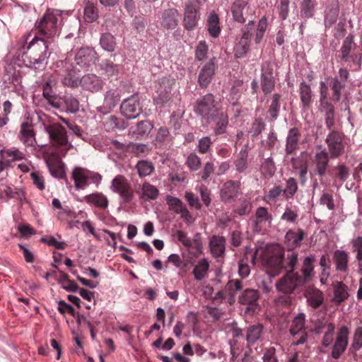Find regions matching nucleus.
<instances>
[{"mask_svg": "<svg viewBox=\"0 0 362 362\" xmlns=\"http://www.w3.org/2000/svg\"><path fill=\"white\" fill-rule=\"evenodd\" d=\"M128 151L134 153L138 157H145L150 152L148 145L144 144H130L127 147Z\"/></svg>", "mask_w": 362, "mask_h": 362, "instance_id": "603ef678", "label": "nucleus"}, {"mask_svg": "<svg viewBox=\"0 0 362 362\" xmlns=\"http://www.w3.org/2000/svg\"><path fill=\"white\" fill-rule=\"evenodd\" d=\"M120 110L122 114L127 119L137 117L142 110L138 95H132L124 99L120 105Z\"/></svg>", "mask_w": 362, "mask_h": 362, "instance_id": "f8f14e48", "label": "nucleus"}, {"mask_svg": "<svg viewBox=\"0 0 362 362\" xmlns=\"http://www.w3.org/2000/svg\"><path fill=\"white\" fill-rule=\"evenodd\" d=\"M121 98V90L118 88L111 89L104 94L103 105L98 107V110L103 114L110 112L119 103Z\"/></svg>", "mask_w": 362, "mask_h": 362, "instance_id": "dca6fc26", "label": "nucleus"}, {"mask_svg": "<svg viewBox=\"0 0 362 362\" xmlns=\"http://www.w3.org/2000/svg\"><path fill=\"white\" fill-rule=\"evenodd\" d=\"M248 3L244 0H235L231 5L230 11L233 19L240 23H244L246 21L245 15L248 9Z\"/></svg>", "mask_w": 362, "mask_h": 362, "instance_id": "393cba45", "label": "nucleus"}, {"mask_svg": "<svg viewBox=\"0 0 362 362\" xmlns=\"http://www.w3.org/2000/svg\"><path fill=\"white\" fill-rule=\"evenodd\" d=\"M216 125L214 127V133L216 135L224 134L228 124V115L223 112H219L216 115Z\"/></svg>", "mask_w": 362, "mask_h": 362, "instance_id": "79ce46f5", "label": "nucleus"}, {"mask_svg": "<svg viewBox=\"0 0 362 362\" xmlns=\"http://www.w3.org/2000/svg\"><path fill=\"white\" fill-rule=\"evenodd\" d=\"M21 140L28 146H33L35 144V134L31 125L28 122H23L21 127Z\"/></svg>", "mask_w": 362, "mask_h": 362, "instance_id": "4c0bfd02", "label": "nucleus"}, {"mask_svg": "<svg viewBox=\"0 0 362 362\" xmlns=\"http://www.w3.org/2000/svg\"><path fill=\"white\" fill-rule=\"evenodd\" d=\"M281 194H283L282 187L280 185L274 186L269 190L267 194L264 196V200L268 204H272L275 202Z\"/></svg>", "mask_w": 362, "mask_h": 362, "instance_id": "69168bd1", "label": "nucleus"}, {"mask_svg": "<svg viewBox=\"0 0 362 362\" xmlns=\"http://www.w3.org/2000/svg\"><path fill=\"white\" fill-rule=\"evenodd\" d=\"M170 136L168 128L162 127L159 128L156 136V145L161 146L170 141Z\"/></svg>", "mask_w": 362, "mask_h": 362, "instance_id": "338daca9", "label": "nucleus"}, {"mask_svg": "<svg viewBox=\"0 0 362 362\" xmlns=\"http://www.w3.org/2000/svg\"><path fill=\"white\" fill-rule=\"evenodd\" d=\"M62 11L48 8L42 18L35 22V28L39 35L51 39L58 35L62 28Z\"/></svg>", "mask_w": 362, "mask_h": 362, "instance_id": "7ed1b4c3", "label": "nucleus"}, {"mask_svg": "<svg viewBox=\"0 0 362 362\" xmlns=\"http://www.w3.org/2000/svg\"><path fill=\"white\" fill-rule=\"evenodd\" d=\"M315 257L310 255L304 258L300 267V278L306 284L310 282L315 276L314 263Z\"/></svg>", "mask_w": 362, "mask_h": 362, "instance_id": "4be33fe9", "label": "nucleus"}, {"mask_svg": "<svg viewBox=\"0 0 362 362\" xmlns=\"http://www.w3.org/2000/svg\"><path fill=\"white\" fill-rule=\"evenodd\" d=\"M100 69L108 78H117L122 70V66L115 64L110 59H105L100 64Z\"/></svg>", "mask_w": 362, "mask_h": 362, "instance_id": "c756f323", "label": "nucleus"}, {"mask_svg": "<svg viewBox=\"0 0 362 362\" xmlns=\"http://www.w3.org/2000/svg\"><path fill=\"white\" fill-rule=\"evenodd\" d=\"M354 252H356V259L358 262V267L362 271V237L358 236L351 241Z\"/></svg>", "mask_w": 362, "mask_h": 362, "instance_id": "6e6d98bb", "label": "nucleus"}, {"mask_svg": "<svg viewBox=\"0 0 362 362\" xmlns=\"http://www.w3.org/2000/svg\"><path fill=\"white\" fill-rule=\"evenodd\" d=\"M243 282L238 279L230 280L225 286V291L229 295V303H233L235 301V296L238 291L243 289Z\"/></svg>", "mask_w": 362, "mask_h": 362, "instance_id": "a19ab883", "label": "nucleus"}, {"mask_svg": "<svg viewBox=\"0 0 362 362\" xmlns=\"http://www.w3.org/2000/svg\"><path fill=\"white\" fill-rule=\"evenodd\" d=\"M315 168L313 171H310L311 176L318 175L320 177H323L325 175L327 168L329 163V156L327 151H322L316 153L315 157Z\"/></svg>", "mask_w": 362, "mask_h": 362, "instance_id": "5701e85b", "label": "nucleus"}, {"mask_svg": "<svg viewBox=\"0 0 362 362\" xmlns=\"http://www.w3.org/2000/svg\"><path fill=\"white\" fill-rule=\"evenodd\" d=\"M283 249L275 245L265 254L264 261L267 272L272 276L278 275L283 269Z\"/></svg>", "mask_w": 362, "mask_h": 362, "instance_id": "39448f33", "label": "nucleus"}, {"mask_svg": "<svg viewBox=\"0 0 362 362\" xmlns=\"http://www.w3.org/2000/svg\"><path fill=\"white\" fill-rule=\"evenodd\" d=\"M28 33L23 35L21 40V49L23 50L22 58L27 66L35 69H42L47 64V59L50 54L48 52L49 44L44 39Z\"/></svg>", "mask_w": 362, "mask_h": 362, "instance_id": "f03ea898", "label": "nucleus"}, {"mask_svg": "<svg viewBox=\"0 0 362 362\" xmlns=\"http://www.w3.org/2000/svg\"><path fill=\"white\" fill-rule=\"evenodd\" d=\"M300 101L304 108L310 107L312 102V90L310 86L305 82L300 84Z\"/></svg>", "mask_w": 362, "mask_h": 362, "instance_id": "37998d69", "label": "nucleus"}, {"mask_svg": "<svg viewBox=\"0 0 362 362\" xmlns=\"http://www.w3.org/2000/svg\"><path fill=\"white\" fill-rule=\"evenodd\" d=\"M339 13V0H327L325 10L324 23L326 28H331L338 19Z\"/></svg>", "mask_w": 362, "mask_h": 362, "instance_id": "f3484780", "label": "nucleus"}, {"mask_svg": "<svg viewBox=\"0 0 362 362\" xmlns=\"http://www.w3.org/2000/svg\"><path fill=\"white\" fill-rule=\"evenodd\" d=\"M348 288L341 281H337L334 285V298L333 301L336 304H340L346 300L349 297Z\"/></svg>", "mask_w": 362, "mask_h": 362, "instance_id": "ea45409f", "label": "nucleus"}, {"mask_svg": "<svg viewBox=\"0 0 362 362\" xmlns=\"http://www.w3.org/2000/svg\"><path fill=\"white\" fill-rule=\"evenodd\" d=\"M180 14L177 9L174 8H168L163 11L161 17V25L165 29L173 30L178 25Z\"/></svg>", "mask_w": 362, "mask_h": 362, "instance_id": "412c9836", "label": "nucleus"}, {"mask_svg": "<svg viewBox=\"0 0 362 362\" xmlns=\"http://www.w3.org/2000/svg\"><path fill=\"white\" fill-rule=\"evenodd\" d=\"M136 193L140 195L141 199L145 201L149 199L155 200L158 198L159 191L153 185L145 182L143 183L141 189L136 190Z\"/></svg>", "mask_w": 362, "mask_h": 362, "instance_id": "72a5a7b5", "label": "nucleus"}, {"mask_svg": "<svg viewBox=\"0 0 362 362\" xmlns=\"http://www.w3.org/2000/svg\"><path fill=\"white\" fill-rule=\"evenodd\" d=\"M293 168L298 171L299 178L301 184L306 182L308 173V161L302 157L293 158L291 160Z\"/></svg>", "mask_w": 362, "mask_h": 362, "instance_id": "f704fd0d", "label": "nucleus"}, {"mask_svg": "<svg viewBox=\"0 0 362 362\" xmlns=\"http://www.w3.org/2000/svg\"><path fill=\"white\" fill-rule=\"evenodd\" d=\"M46 131L48 133L50 140L53 146L59 147H65V155L71 146L68 142L66 131L65 128L58 123H54L46 127Z\"/></svg>", "mask_w": 362, "mask_h": 362, "instance_id": "0eeeda50", "label": "nucleus"}, {"mask_svg": "<svg viewBox=\"0 0 362 362\" xmlns=\"http://www.w3.org/2000/svg\"><path fill=\"white\" fill-rule=\"evenodd\" d=\"M275 73L274 65L270 62H264L261 66L260 85L264 95L271 93L275 88Z\"/></svg>", "mask_w": 362, "mask_h": 362, "instance_id": "1a4fd4ad", "label": "nucleus"}, {"mask_svg": "<svg viewBox=\"0 0 362 362\" xmlns=\"http://www.w3.org/2000/svg\"><path fill=\"white\" fill-rule=\"evenodd\" d=\"M298 253L293 250H289L286 255L283 252V269L286 272H296L295 268L298 262Z\"/></svg>", "mask_w": 362, "mask_h": 362, "instance_id": "c9c22d12", "label": "nucleus"}, {"mask_svg": "<svg viewBox=\"0 0 362 362\" xmlns=\"http://www.w3.org/2000/svg\"><path fill=\"white\" fill-rule=\"evenodd\" d=\"M305 315L299 313L292 321L290 333L293 337V345L304 344L308 339V332L305 327Z\"/></svg>", "mask_w": 362, "mask_h": 362, "instance_id": "6e6552de", "label": "nucleus"}, {"mask_svg": "<svg viewBox=\"0 0 362 362\" xmlns=\"http://www.w3.org/2000/svg\"><path fill=\"white\" fill-rule=\"evenodd\" d=\"M315 0H303L300 5V15L304 18H310L314 15Z\"/></svg>", "mask_w": 362, "mask_h": 362, "instance_id": "3c124183", "label": "nucleus"}, {"mask_svg": "<svg viewBox=\"0 0 362 362\" xmlns=\"http://www.w3.org/2000/svg\"><path fill=\"white\" fill-rule=\"evenodd\" d=\"M54 83L53 81H47L42 86L43 97L47 100L49 104L55 108H59L60 104L57 101V95L52 91V86Z\"/></svg>", "mask_w": 362, "mask_h": 362, "instance_id": "58836bf2", "label": "nucleus"}, {"mask_svg": "<svg viewBox=\"0 0 362 362\" xmlns=\"http://www.w3.org/2000/svg\"><path fill=\"white\" fill-rule=\"evenodd\" d=\"M194 110L204 119L210 122L214 120L220 112V103L213 94L209 93L197 100Z\"/></svg>", "mask_w": 362, "mask_h": 362, "instance_id": "20e7f679", "label": "nucleus"}, {"mask_svg": "<svg viewBox=\"0 0 362 362\" xmlns=\"http://www.w3.org/2000/svg\"><path fill=\"white\" fill-rule=\"evenodd\" d=\"M305 296L308 304L314 309L319 308L324 301L322 292L315 288H308L305 292Z\"/></svg>", "mask_w": 362, "mask_h": 362, "instance_id": "7c9ffc66", "label": "nucleus"}, {"mask_svg": "<svg viewBox=\"0 0 362 362\" xmlns=\"http://www.w3.org/2000/svg\"><path fill=\"white\" fill-rule=\"evenodd\" d=\"M333 94L332 99L334 101H339L341 98V90L346 86V83L339 81L338 77H334L330 83Z\"/></svg>", "mask_w": 362, "mask_h": 362, "instance_id": "13d9d810", "label": "nucleus"}, {"mask_svg": "<svg viewBox=\"0 0 362 362\" xmlns=\"http://www.w3.org/2000/svg\"><path fill=\"white\" fill-rule=\"evenodd\" d=\"M305 284L300 278L299 272H286L276 284L279 291L290 294L298 290Z\"/></svg>", "mask_w": 362, "mask_h": 362, "instance_id": "423d86ee", "label": "nucleus"}, {"mask_svg": "<svg viewBox=\"0 0 362 362\" xmlns=\"http://www.w3.org/2000/svg\"><path fill=\"white\" fill-rule=\"evenodd\" d=\"M332 175L343 183L349 178L350 172L345 165L339 164L333 168Z\"/></svg>", "mask_w": 362, "mask_h": 362, "instance_id": "052dcab7", "label": "nucleus"}, {"mask_svg": "<svg viewBox=\"0 0 362 362\" xmlns=\"http://www.w3.org/2000/svg\"><path fill=\"white\" fill-rule=\"evenodd\" d=\"M298 218V210L290 206H286L284 212L281 216L282 221L290 223H296Z\"/></svg>", "mask_w": 362, "mask_h": 362, "instance_id": "e2e57ef3", "label": "nucleus"}, {"mask_svg": "<svg viewBox=\"0 0 362 362\" xmlns=\"http://www.w3.org/2000/svg\"><path fill=\"white\" fill-rule=\"evenodd\" d=\"M240 182L239 181L228 180L220 190L221 200L224 203L234 202L240 193Z\"/></svg>", "mask_w": 362, "mask_h": 362, "instance_id": "2eb2a0df", "label": "nucleus"}, {"mask_svg": "<svg viewBox=\"0 0 362 362\" xmlns=\"http://www.w3.org/2000/svg\"><path fill=\"white\" fill-rule=\"evenodd\" d=\"M342 141L343 136L337 131L332 130L327 135L326 143L332 158H337L342 155L344 150Z\"/></svg>", "mask_w": 362, "mask_h": 362, "instance_id": "ddd939ff", "label": "nucleus"}, {"mask_svg": "<svg viewBox=\"0 0 362 362\" xmlns=\"http://www.w3.org/2000/svg\"><path fill=\"white\" fill-rule=\"evenodd\" d=\"M189 252L197 257L202 253V242L200 233H196L193 240H191V245L187 247Z\"/></svg>", "mask_w": 362, "mask_h": 362, "instance_id": "4d7b16f0", "label": "nucleus"}, {"mask_svg": "<svg viewBox=\"0 0 362 362\" xmlns=\"http://www.w3.org/2000/svg\"><path fill=\"white\" fill-rule=\"evenodd\" d=\"M259 292L257 290L247 288L238 296V303L245 306L246 313L254 315L259 310Z\"/></svg>", "mask_w": 362, "mask_h": 362, "instance_id": "9d476101", "label": "nucleus"}, {"mask_svg": "<svg viewBox=\"0 0 362 362\" xmlns=\"http://www.w3.org/2000/svg\"><path fill=\"white\" fill-rule=\"evenodd\" d=\"M250 40L241 37L239 42L235 47V56L237 58H243L245 56L250 48Z\"/></svg>", "mask_w": 362, "mask_h": 362, "instance_id": "864d4df0", "label": "nucleus"}, {"mask_svg": "<svg viewBox=\"0 0 362 362\" xmlns=\"http://www.w3.org/2000/svg\"><path fill=\"white\" fill-rule=\"evenodd\" d=\"M248 151L249 146L247 144H245L243 147L241 148V150L237 155V158L234 161L235 169L237 172L239 173H244L248 168Z\"/></svg>", "mask_w": 362, "mask_h": 362, "instance_id": "2f4dec72", "label": "nucleus"}, {"mask_svg": "<svg viewBox=\"0 0 362 362\" xmlns=\"http://www.w3.org/2000/svg\"><path fill=\"white\" fill-rule=\"evenodd\" d=\"M197 12V8L192 3L188 2L185 4L183 25L186 30H192L197 25L199 20Z\"/></svg>", "mask_w": 362, "mask_h": 362, "instance_id": "6ab92c4d", "label": "nucleus"}, {"mask_svg": "<svg viewBox=\"0 0 362 362\" xmlns=\"http://www.w3.org/2000/svg\"><path fill=\"white\" fill-rule=\"evenodd\" d=\"M209 247L213 257H222L226 250V239L222 236L212 235L209 240Z\"/></svg>", "mask_w": 362, "mask_h": 362, "instance_id": "cd10ccee", "label": "nucleus"}, {"mask_svg": "<svg viewBox=\"0 0 362 362\" xmlns=\"http://www.w3.org/2000/svg\"><path fill=\"white\" fill-rule=\"evenodd\" d=\"M111 188L119 194L124 203H130L134 198V191L127 178L121 175H117L112 181Z\"/></svg>", "mask_w": 362, "mask_h": 362, "instance_id": "9b49d317", "label": "nucleus"}, {"mask_svg": "<svg viewBox=\"0 0 362 362\" xmlns=\"http://www.w3.org/2000/svg\"><path fill=\"white\" fill-rule=\"evenodd\" d=\"M95 51L90 47L81 48L75 54V65L71 62V57H66L64 61L57 63L59 68L57 70L61 80L64 86L76 88L78 86V76L77 72L80 69L88 68L96 59Z\"/></svg>", "mask_w": 362, "mask_h": 362, "instance_id": "f257e3e1", "label": "nucleus"}, {"mask_svg": "<svg viewBox=\"0 0 362 362\" xmlns=\"http://www.w3.org/2000/svg\"><path fill=\"white\" fill-rule=\"evenodd\" d=\"M322 330H325V332L321 344L324 347H329L333 343L335 326L333 323L329 322L325 323L321 327H317L315 329L316 334L321 333Z\"/></svg>", "mask_w": 362, "mask_h": 362, "instance_id": "a878e982", "label": "nucleus"}, {"mask_svg": "<svg viewBox=\"0 0 362 362\" xmlns=\"http://www.w3.org/2000/svg\"><path fill=\"white\" fill-rule=\"evenodd\" d=\"M333 259L337 271L341 272H347L349 255L345 251L341 250H336L334 252Z\"/></svg>", "mask_w": 362, "mask_h": 362, "instance_id": "e433bc0d", "label": "nucleus"}, {"mask_svg": "<svg viewBox=\"0 0 362 362\" xmlns=\"http://www.w3.org/2000/svg\"><path fill=\"white\" fill-rule=\"evenodd\" d=\"M209 267V264L206 259H202L198 262V264L193 269V274L197 280H202L206 275Z\"/></svg>", "mask_w": 362, "mask_h": 362, "instance_id": "c03bdc74", "label": "nucleus"}, {"mask_svg": "<svg viewBox=\"0 0 362 362\" xmlns=\"http://www.w3.org/2000/svg\"><path fill=\"white\" fill-rule=\"evenodd\" d=\"M215 59H211L202 68L198 77V82L201 87L206 88L211 83L215 74Z\"/></svg>", "mask_w": 362, "mask_h": 362, "instance_id": "aec40b11", "label": "nucleus"}, {"mask_svg": "<svg viewBox=\"0 0 362 362\" xmlns=\"http://www.w3.org/2000/svg\"><path fill=\"white\" fill-rule=\"evenodd\" d=\"M263 331V326L262 325H251L247 330V341L250 344L256 342L260 337Z\"/></svg>", "mask_w": 362, "mask_h": 362, "instance_id": "a18cd8bd", "label": "nucleus"}, {"mask_svg": "<svg viewBox=\"0 0 362 362\" xmlns=\"http://www.w3.org/2000/svg\"><path fill=\"white\" fill-rule=\"evenodd\" d=\"M136 168L137 169V172L139 175L142 177H146L150 175L154 170V166L153 163L148 160H139Z\"/></svg>", "mask_w": 362, "mask_h": 362, "instance_id": "5fc2aeb1", "label": "nucleus"}, {"mask_svg": "<svg viewBox=\"0 0 362 362\" xmlns=\"http://www.w3.org/2000/svg\"><path fill=\"white\" fill-rule=\"evenodd\" d=\"M300 137V133L298 128L293 127L288 131L285 148L286 154L291 155L298 148Z\"/></svg>", "mask_w": 362, "mask_h": 362, "instance_id": "bb28decb", "label": "nucleus"}, {"mask_svg": "<svg viewBox=\"0 0 362 362\" xmlns=\"http://www.w3.org/2000/svg\"><path fill=\"white\" fill-rule=\"evenodd\" d=\"M62 100L66 105V109L69 112L71 113H75L79 110V102L78 100L74 98L71 95L66 94L63 98Z\"/></svg>", "mask_w": 362, "mask_h": 362, "instance_id": "680f3d73", "label": "nucleus"}, {"mask_svg": "<svg viewBox=\"0 0 362 362\" xmlns=\"http://www.w3.org/2000/svg\"><path fill=\"white\" fill-rule=\"evenodd\" d=\"M353 36L349 35L347 36L343 42L342 46L341 47V59L346 62H349L350 60V52L352 48L353 44Z\"/></svg>", "mask_w": 362, "mask_h": 362, "instance_id": "bf43d9fd", "label": "nucleus"}, {"mask_svg": "<svg viewBox=\"0 0 362 362\" xmlns=\"http://www.w3.org/2000/svg\"><path fill=\"white\" fill-rule=\"evenodd\" d=\"M80 85L83 90L96 93L100 90L104 85L102 78L93 74H87L84 75L79 81Z\"/></svg>", "mask_w": 362, "mask_h": 362, "instance_id": "a211bd4d", "label": "nucleus"}, {"mask_svg": "<svg viewBox=\"0 0 362 362\" xmlns=\"http://www.w3.org/2000/svg\"><path fill=\"white\" fill-rule=\"evenodd\" d=\"M349 330L347 327L342 326L337 332L335 341L332 345L331 356L334 359H338L344 353L349 339Z\"/></svg>", "mask_w": 362, "mask_h": 362, "instance_id": "4468645a", "label": "nucleus"}, {"mask_svg": "<svg viewBox=\"0 0 362 362\" xmlns=\"http://www.w3.org/2000/svg\"><path fill=\"white\" fill-rule=\"evenodd\" d=\"M298 183L295 178L289 177L286 180V187L283 189V194L286 199H292L298 191Z\"/></svg>", "mask_w": 362, "mask_h": 362, "instance_id": "8fccbe9b", "label": "nucleus"}, {"mask_svg": "<svg viewBox=\"0 0 362 362\" xmlns=\"http://www.w3.org/2000/svg\"><path fill=\"white\" fill-rule=\"evenodd\" d=\"M361 346H362V327H358L355 330L354 337H353V342H352L351 346L350 348V350L352 353H354L356 351L359 350Z\"/></svg>", "mask_w": 362, "mask_h": 362, "instance_id": "774afa93", "label": "nucleus"}, {"mask_svg": "<svg viewBox=\"0 0 362 362\" xmlns=\"http://www.w3.org/2000/svg\"><path fill=\"white\" fill-rule=\"evenodd\" d=\"M100 44L103 49L110 52H113L116 47L115 38L109 33H103L101 35Z\"/></svg>", "mask_w": 362, "mask_h": 362, "instance_id": "de8ad7c7", "label": "nucleus"}, {"mask_svg": "<svg viewBox=\"0 0 362 362\" xmlns=\"http://www.w3.org/2000/svg\"><path fill=\"white\" fill-rule=\"evenodd\" d=\"M71 177L76 189H83L88 185L86 168H75L72 171Z\"/></svg>", "mask_w": 362, "mask_h": 362, "instance_id": "473e14b6", "label": "nucleus"}, {"mask_svg": "<svg viewBox=\"0 0 362 362\" xmlns=\"http://www.w3.org/2000/svg\"><path fill=\"white\" fill-rule=\"evenodd\" d=\"M1 156L3 159L10 158V160H21L23 158V153L15 148L2 150Z\"/></svg>", "mask_w": 362, "mask_h": 362, "instance_id": "0e129e2a", "label": "nucleus"}, {"mask_svg": "<svg viewBox=\"0 0 362 362\" xmlns=\"http://www.w3.org/2000/svg\"><path fill=\"white\" fill-rule=\"evenodd\" d=\"M281 95L279 93H274L271 98V103L268 109V113L272 119H276L280 111V100Z\"/></svg>", "mask_w": 362, "mask_h": 362, "instance_id": "49530a36", "label": "nucleus"}, {"mask_svg": "<svg viewBox=\"0 0 362 362\" xmlns=\"http://www.w3.org/2000/svg\"><path fill=\"white\" fill-rule=\"evenodd\" d=\"M83 200L89 205L100 209H106L109 204L108 199L101 192H95L86 195L83 197Z\"/></svg>", "mask_w": 362, "mask_h": 362, "instance_id": "c85d7f7f", "label": "nucleus"}, {"mask_svg": "<svg viewBox=\"0 0 362 362\" xmlns=\"http://www.w3.org/2000/svg\"><path fill=\"white\" fill-rule=\"evenodd\" d=\"M208 31L214 37H217L219 35L221 32L219 18L216 13L210 14L208 18Z\"/></svg>", "mask_w": 362, "mask_h": 362, "instance_id": "09e8293b", "label": "nucleus"}, {"mask_svg": "<svg viewBox=\"0 0 362 362\" xmlns=\"http://www.w3.org/2000/svg\"><path fill=\"white\" fill-rule=\"evenodd\" d=\"M306 236V233L301 228H297L296 230L290 229L285 235V243L290 250L298 247L301 245L303 240Z\"/></svg>", "mask_w": 362, "mask_h": 362, "instance_id": "b1692460", "label": "nucleus"}]
</instances>
